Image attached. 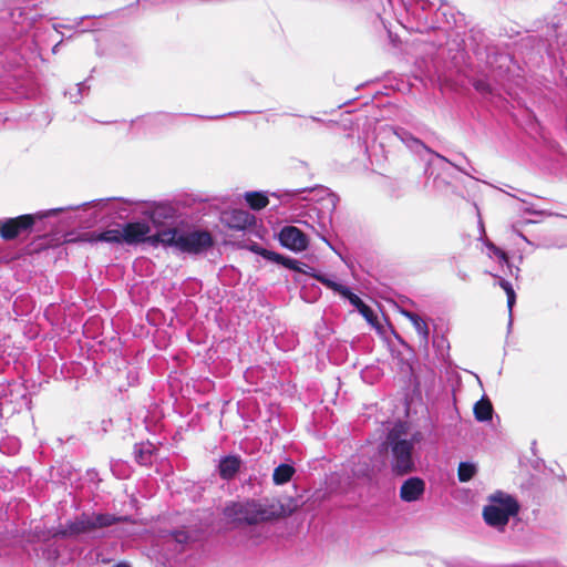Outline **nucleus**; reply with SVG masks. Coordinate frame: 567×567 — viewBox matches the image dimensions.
I'll return each instance as SVG.
<instances>
[{
  "instance_id": "17",
  "label": "nucleus",
  "mask_w": 567,
  "mask_h": 567,
  "mask_svg": "<svg viewBox=\"0 0 567 567\" xmlns=\"http://www.w3.org/2000/svg\"><path fill=\"white\" fill-rule=\"evenodd\" d=\"M245 198L248 205L255 210L265 208L269 203L268 197L258 192L246 193Z\"/></svg>"
},
{
  "instance_id": "20",
  "label": "nucleus",
  "mask_w": 567,
  "mask_h": 567,
  "mask_svg": "<svg viewBox=\"0 0 567 567\" xmlns=\"http://www.w3.org/2000/svg\"><path fill=\"white\" fill-rule=\"evenodd\" d=\"M485 245H486L487 249L489 250V252H488L489 257H496L501 262L507 261V255L503 250H501L498 247H496L493 243L487 240V241H485Z\"/></svg>"
},
{
  "instance_id": "15",
  "label": "nucleus",
  "mask_w": 567,
  "mask_h": 567,
  "mask_svg": "<svg viewBox=\"0 0 567 567\" xmlns=\"http://www.w3.org/2000/svg\"><path fill=\"white\" fill-rule=\"evenodd\" d=\"M474 414L477 421L484 422L492 419L493 406L489 400L483 398L474 405Z\"/></svg>"
},
{
  "instance_id": "1",
  "label": "nucleus",
  "mask_w": 567,
  "mask_h": 567,
  "mask_svg": "<svg viewBox=\"0 0 567 567\" xmlns=\"http://www.w3.org/2000/svg\"><path fill=\"white\" fill-rule=\"evenodd\" d=\"M518 511L519 505L514 496L503 491H495L488 495L487 503L483 507V518L488 526L503 532L509 518Z\"/></svg>"
},
{
  "instance_id": "11",
  "label": "nucleus",
  "mask_w": 567,
  "mask_h": 567,
  "mask_svg": "<svg viewBox=\"0 0 567 567\" xmlns=\"http://www.w3.org/2000/svg\"><path fill=\"white\" fill-rule=\"evenodd\" d=\"M225 220L233 228L245 229L254 224L255 217L245 210H234L225 216Z\"/></svg>"
},
{
  "instance_id": "25",
  "label": "nucleus",
  "mask_w": 567,
  "mask_h": 567,
  "mask_svg": "<svg viewBox=\"0 0 567 567\" xmlns=\"http://www.w3.org/2000/svg\"><path fill=\"white\" fill-rule=\"evenodd\" d=\"M260 249H261V248H260L259 246H257V245H255V246H252V247H251V250H252V251H255V252H256V250H260Z\"/></svg>"
},
{
  "instance_id": "27",
  "label": "nucleus",
  "mask_w": 567,
  "mask_h": 567,
  "mask_svg": "<svg viewBox=\"0 0 567 567\" xmlns=\"http://www.w3.org/2000/svg\"><path fill=\"white\" fill-rule=\"evenodd\" d=\"M140 458H141V462L146 461V460L144 458L143 454H142V455H140Z\"/></svg>"
},
{
  "instance_id": "24",
  "label": "nucleus",
  "mask_w": 567,
  "mask_h": 567,
  "mask_svg": "<svg viewBox=\"0 0 567 567\" xmlns=\"http://www.w3.org/2000/svg\"><path fill=\"white\" fill-rule=\"evenodd\" d=\"M114 567H131V566L126 563H120V564L115 565Z\"/></svg>"
},
{
  "instance_id": "26",
  "label": "nucleus",
  "mask_w": 567,
  "mask_h": 567,
  "mask_svg": "<svg viewBox=\"0 0 567 567\" xmlns=\"http://www.w3.org/2000/svg\"><path fill=\"white\" fill-rule=\"evenodd\" d=\"M176 539H177L178 542H183L185 538H182L181 536H176Z\"/></svg>"
},
{
  "instance_id": "8",
  "label": "nucleus",
  "mask_w": 567,
  "mask_h": 567,
  "mask_svg": "<svg viewBox=\"0 0 567 567\" xmlns=\"http://www.w3.org/2000/svg\"><path fill=\"white\" fill-rule=\"evenodd\" d=\"M425 484L419 477H411L406 480L400 488V497L404 502H415L420 499L424 493Z\"/></svg>"
},
{
  "instance_id": "12",
  "label": "nucleus",
  "mask_w": 567,
  "mask_h": 567,
  "mask_svg": "<svg viewBox=\"0 0 567 567\" xmlns=\"http://www.w3.org/2000/svg\"><path fill=\"white\" fill-rule=\"evenodd\" d=\"M401 313L411 321L420 336L421 342L426 343L430 334L426 322L416 313L406 310H402Z\"/></svg>"
},
{
  "instance_id": "5",
  "label": "nucleus",
  "mask_w": 567,
  "mask_h": 567,
  "mask_svg": "<svg viewBox=\"0 0 567 567\" xmlns=\"http://www.w3.org/2000/svg\"><path fill=\"white\" fill-rule=\"evenodd\" d=\"M62 209H52L37 215H22L17 218L8 219L0 224V233L4 239H12L17 237L22 230L30 228L35 218H44Z\"/></svg>"
},
{
  "instance_id": "13",
  "label": "nucleus",
  "mask_w": 567,
  "mask_h": 567,
  "mask_svg": "<svg viewBox=\"0 0 567 567\" xmlns=\"http://www.w3.org/2000/svg\"><path fill=\"white\" fill-rule=\"evenodd\" d=\"M256 254L261 255L264 258H266L268 260L275 261L277 264H281L289 269H299L297 260L290 259V258H285L284 256H281L275 251H270L267 249H260V250H256Z\"/></svg>"
},
{
  "instance_id": "22",
  "label": "nucleus",
  "mask_w": 567,
  "mask_h": 567,
  "mask_svg": "<svg viewBox=\"0 0 567 567\" xmlns=\"http://www.w3.org/2000/svg\"><path fill=\"white\" fill-rule=\"evenodd\" d=\"M298 268H299V269H295V270H296V271H298V272H302V274H306V275H310V276H312L313 278H316V276H320L319 274L313 272V269H312V268H310V267H308V266H306V265H303V264H301V262H299V261H298Z\"/></svg>"
},
{
  "instance_id": "9",
  "label": "nucleus",
  "mask_w": 567,
  "mask_h": 567,
  "mask_svg": "<svg viewBox=\"0 0 567 567\" xmlns=\"http://www.w3.org/2000/svg\"><path fill=\"white\" fill-rule=\"evenodd\" d=\"M316 279L329 289H332L333 291L340 293L342 297L347 298L357 309L364 305V302L357 295L352 293L346 286L338 284L331 278L327 276H316Z\"/></svg>"
},
{
  "instance_id": "6",
  "label": "nucleus",
  "mask_w": 567,
  "mask_h": 567,
  "mask_svg": "<svg viewBox=\"0 0 567 567\" xmlns=\"http://www.w3.org/2000/svg\"><path fill=\"white\" fill-rule=\"evenodd\" d=\"M413 442L401 440L392 445V467L398 474H406L413 470Z\"/></svg>"
},
{
  "instance_id": "16",
  "label": "nucleus",
  "mask_w": 567,
  "mask_h": 567,
  "mask_svg": "<svg viewBox=\"0 0 567 567\" xmlns=\"http://www.w3.org/2000/svg\"><path fill=\"white\" fill-rule=\"evenodd\" d=\"M293 473H295V468L291 465H288V464L279 465L278 467L275 468L274 475H272L275 484H277V485L286 484L287 482L290 481Z\"/></svg>"
},
{
  "instance_id": "10",
  "label": "nucleus",
  "mask_w": 567,
  "mask_h": 567,
  "mask_svg": "<svg viewBox=\"0 0 567 567\" xmlns=\"http://www.w3.org/2000/svg\"><path fill=\"white\" fill-rule=\"evenodd\" d=\"M115 522H116V518L112 515L94 514V515L87 516L83 520H81L82 526H81L80 530L101 528V527L110 526Z\"/></svg>"
},
{
  "instance_id": "3",
  "label": "nucleus",
  "mask_w": 567,
  "mask_h": 567,
  "mask_svg": "<svg viewBox=\"0 0 567 567\" xmlns=\"http://www.w3.org/2000/svg\"><path fill=\"white\" fill-rule=\"evenodd\" d=\"M156 236H151V228L146 223H128L122 227L104 230L100 234L92 235L91 241H104L109 244H127L135 245L145 240L159 243Z\"/></svg>"
},
{
  "instance_id": "19",
  "label": "nucleus",
  "mask_w": 567,
  "mask_h": 567,
  "mask_svg": "<svg viewBox=\"0 0 567 567\" xmlns=\"http://www.w3.org/2000/svg\"><path fill=\"white\" fill-rule=\"evenodd\" d=\"M499 286L504 289V291L507 295V307H508L509 313H512V309H513V306H514L515 299H516L515 291H514L512 285L504 279L499 280Z\"/></svg>"
},
{
  "instance_id": "14",
  "label": "nucleus",
  "mask_w": 567,
  "mask_h": 567,
  "mask_svg": "<svg viewBox=\"0 0 567 567\" xmlns=\"http://www.w3.org/2000/svg\"><path fill=\"white\" fill-rule=\"evenodd\" d=\"M239 458L235 456H228L221 460L219 464V473L224 478L233 477L239 468Z\"/></svg>"
},
{
  "instance_id": "7",
  "label": "nucleus",
  "mask_w": 567,
  "mask_h": 567,
  "mask_svg": "<svg viewBox=\"0 0 567 567\" xmlns=\"http://www.w3.org/2000/svg\"><path fill=\"white\" fill-rule=\"evenodd\" d=\"M281 245L292 251H303L308 247L307 236L295 226H286L279 234Z\"/></svg>"
},
{
  "instance_id": "4",
  "label": "nucleus",
  "mask_w": 567,
  "mask_h": 567,
  "mask_svg": "<svg viewBox=\"0 0 567 567\" xmlns=\"http://www.w3.org/2000/svg\"><path fill=\"white\" fill-rule=\"evenodd\" d=\"M159 244L174 246L183 252L197 254L212 246L213 240L208 231L193 230L179 231L177 229H165L158 233Z\"/></svg>"
},
{
  "instance_id": "18",
  "label": "nucleus",
  "mask_w": 567,
  "mask_h": 567,
  "mask_svg": "<svg viewBox=\"0 0 567 567\" xmlns=\"http://www.w3.org/2000/svg\"><path fill=\"white\" fill-rule=\"evenodd\" d=\"M476 472L477 467L474 463L463 462L458 465L457 476L461 482H468Z\"/></svg>"
},
{
  "instance_id": "23",
  "label": "nucleus",
  "mask_w": 567,
  "mask_h": 567,
  "mask_svg": "<svg viewBox=\"0 0 567 567\" xmlns=\"http://www.w3.org/2000/svg\"><path fill=\"white\" fill-rule=\"evenodd\" d=\"M109 199H100L99 203L96 205H102V206H105L107 204Z\"/></svg>"
},
{
  "instance_id": "2",
  "label": "nucleus",
  "mask_w": 567,
  "mask_h": 567,
  "mask_svg": "<svg viewBox=\"0 0 567 567\" xmlns=\"http://www.w3.org/2000/svg\"><path fill=\"white\" fill-rule=\"evenodd\" d=\"M280 515L278 506L274 503L247 502L227 506L225 516L236 523L258 524L274 519Z\"/></svg>"
},
{
  "instance_id": "21",
  "label": "nucleus",
  "mask_w": 567,
  "mask_h": 567,
  "mask_svg": "<svg viewBox=\"0 0 567 567\" xmlns=\"http://www.w3.org/2000/svg\"><path fill=\"white\" fill-rule=\"evenodd\" d=\"M358 311L369 321L371 322L373 319V311L365 303L358 309Z\"/></svg>"
}]
</instances>
